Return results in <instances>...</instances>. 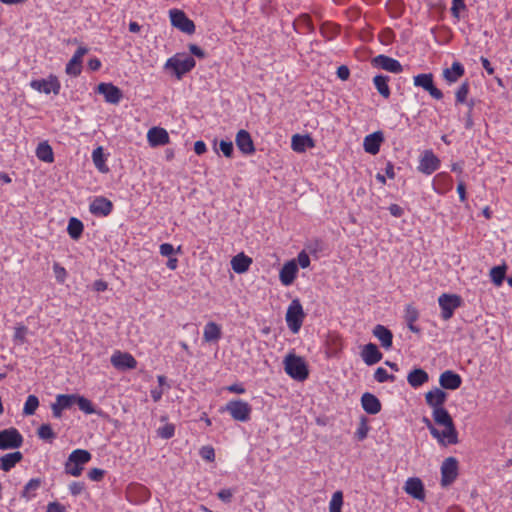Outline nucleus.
Returning <instances> with one entry per match:
<instances>
[{
    "label": "nucleus",
    "mask_w": 512,
    "mask_h": 512,
    "mask_svg": "<svg viewBox=\"0 0 512 512\" xmlns=\"http://www.w3.org/2000/svg\"><path fill=\"white\" fill-rule=\"evenodd\" d=\"M432 417L435 424L443 427V430L440 431L428 418L423 419L433 438L442 446L456 444L458 442V433L449 412L444 407L438 408L432 410Z\"/></svg>",
    "instance_id": "obj_1"
},
{
    "label": "nucleus",
    "mask_w": 512,
    "mask_h": 512,
    "mask_svg": "<svg viewBox=\"0 0 512 512\" xmlns=\"http://www.w3.org/2000/svg\"><path fill=\"white\" fill-rule=\"evenodd\" d=\"M196 66V61L192 55L187 53H176L168 58L164 64V70L181 80L184 75L192 71Z\"/></svg>",
    "instance_id": "obj_2"
},
{
    "label": "nucleus",
    "mask_w": 512,
    "mask_h": 512,
    "mask_svg": "<svg viewBox=\"0 0 512 512\" xmlns=\"http://www.w3.org/2000/svg\"><path fill=\"white\" fill-rule=\"evenodd\" d=\"M91 458V453L87 450H73L64 464L65 473L73 477H79L84 470V466L91 460Z\"/></svg>",
    "instance_id": "obj_3"
},
{
    "label": "nucleus",
    "mask_w": 512,
    "mask_h": 512,
    "mask_svg": "<svg viewBox=\"0 0 512 512\" xmlns=\"http://www.w3.org/2000/svg\"><path fill=\"white\" fill-rule=\"evenodd\" d=\"M283 364L286 374L294 380L304 381L308 378L307 365L300 356L290 353L284 358Z\"/></svg>",
    "instance_id": "obj_4"
},
{
    "label": "nucleus",
    "mask_w": 512,
    "mask_h": 512,
    "mask_svg": "<svg viewBox=\"0 0 512 512\" xmlns=\"http://www.w3.org/2000/svg\"><path fill=\"white\" fill-rule=\"evenodd\" d=\"M305 318V313L299 299H293L289 304L285 316L288 328L294 334L298 333Z\"/></svg>",
    "instance_id": "obj_5"
},
{
    "label": "nucleus",
    "mask_w": 512,
    "mask_h": 512,
    "mask_svg": "<svg viewBox=\"0 0 512 512\" xmlns=\"http://www.w3.org/2000/svg\"><path fill=\"white\" fill-rule=\"evenodd\" d=\"M221 411L228 412L235 421L247 422L251 418L252 407L241 399L230 400Z\"/></svg>",
    "instance_id": "obj_6"
},
{
    "label": "nucleus",
    "mask_w": 512,
    "mask_h": 512,
    "mask_svg": "<svg viewBox=\"0 0 512 512\" xmlns=\"http://www.w3.org/2000/svg\"><path fill=\"white\" fill-rule=\"evenodd\" d=\"M30 87L39 93L58 95L61 83L57 76L50 74L47 78L33 79L30 82Z\"/></svg>",
    "instance_id": "obj_7"
},
{
    "label": "nucleus",
    "mask_w": 512,
    "mask_h": 512,
    "mask_svg": "<svg viewBox=\"0 0 512 512\" xmlns=\"http://www.w3.org/2000/svg\"><path fill=\"white\" fill-rule=\"evenodd\" d=\"M438 304L441 309V318L449 320L452 318L454 311L462 304V298L456 294L444 293L439 296Z\"/></svg>",
    "instance_id": "obj_8"
},
{
    "label": "nucleus",
    "mask_w": 512,
    "mask_h": 512,
    "mask_svg": "<svg viewBox=\"0 0 512 512\" xmlns=\"http://www.w3.org/2000/svg\"><path fill=\"white\" fill-rule=\"evenodd\" d=\"M413 83L416 87H421L427 91L430 96L436 100L443 98V93L434 85L433 75L431 73H422L413 77Z\"/></svg>",
    "instance_id": "obj_9"
},
{
    "label": "nucleus",
    "mask_w": 512,
    "mask_h": 512,
    "mask_svg": "<svg viewBox=\"0 0 512 512\" xmlns=\"http://www.w3.org/2000/svg\"><path fill=\"white\" fill-rule=\"evenodd\" d=\"M440 165L441 161L434 152L432 150H425L419 158L417 169L425 175H431L440 168Z\"/></svg>",
    "instance_id": "obj_10"
},
{
    "label": "nucleus",
    "mask_w": 512,
    "mask_h": 512,
    "mask_svg": "<svg viewBox=\"0 0 512 512\" xmlns=\"http://www.w3.org/2000/svg\"><path fill=\"white\" fill-rule=\"evenodd\" d=\"M23 443V437L16 428H9L0 431V449L19 448Z\"/></svg>",
    "instance_id": "obj_11"
},
{
    "label": "nucleus",
    "mask_w": 512,
    "mask_h": 512,
    "mask_svg": "<svg viewBox=\"0 0 512 512\" xmlns=\"http://www.w3.org/2000/svg\"><path fill=\"white\" fill-rule=\"evenodd\" d=\"M458 476V462L454 457L446 458L441 465V485L452 484Z\"/></svg>",
    "instance_id": "obj_12"
},
{
    "label": "nucleus",
    "mask_w": 512,
    "mask_h": 512,
    "mask_svg": "<svg viewBox=\"0 0 512 512\" xmlns=\"http://www.w3.org/2000/svg\"><path fill=\"white\" fill-rule=\"evenodd\" d=\"M169 14L171 24L174 27L187 34H192L195 32L194 22L190 20L183 11L172 9L170 10Z\"/></svg>",
    "instance_id": "obj_13"
},
{
    "label": "nucleus",
    "mask_w": 512,
    "mask_h": 512,
    "mask_svg": "<svg viewBox=\"0 0 512 512\" xmlns=\"http://www.w3.org/2000/svg\"><path fill=\"white\" fill-rule=\"evenodd\" d=\"M372 65L376 68L395 74L401 73L403 70L401 63L398 60L383 54L374 57L372 59Z\"/></svg>",
    "instance_id": "obj_14"
},
{
    "label": "nucleus",
    "mask_w": 512,
    "mask_h": 512,
    "mask_svg": "<svg viewBox=\"0 0 512 512\" xmlns=\"http://www.w3.org/2000/svg\"><path fill=\"white\" fill-rule=\"evenodd\" d=\"M95 91L104 96L107 103L117 104L122 98V92L112 83H100Z\"/></svg>",
    "instance_id": "obj_15"
},
{
    "label": "nucleus",
    "mask_w": 512,
    "mask_h": 512,
    "mask_svg": "<svg viewBox=\"0 0 512 512\" xmlns=\"http://www.w3.org/2000/svg\"><path fill=\"white\" fill-rule=\"evenodd\" d=\"M147 141L150 147L155 148L169 143L168 132L161 127H152L147 132Z\"/></svg>",
    "instance_id": "obj_16"
},
{
    "label": "nucleus",
    "mask_w": 512,
    "mask_h": 512,
    "mask_svg": "<svg viewBox=\"0 0 512 512\" xmlns=\"http://www.w3.org/2000/svg\"><path fill=\"white\" fill-rule=\"evenodd\" d=\"M433 190L439 195H445L453 188L452 177L446 172L436 174L432 181Z\"/></svg>",
    "instance_id": "obj_17"
},
{
    "label": "nucleus",
    "mask_w": 512,
    "mask_h": 512,
    "mask_svg": "<svg viewBox=\"0 0 512 512\" xmlns=\"http://www.w3.org/2000/svg\"><path fill=\"white\" fill-rule=\"evenodd\" d=\"M298 274V265L295 259L286 262L280 270L279 279L284 286L293 284Z\"/></svg>",
    "instance_id": "obj_18"
},
{
    "label": "nucleus",
    "mask_w": 512,
    "mask_h": 512,
    "mask_svg": "<svg viewBox=\"0 0 512 512\" xmlns=\"http://www.w3.org/2000/svg\"><path fill=\"white\" fill-rule=\"evenodd\" d=\"M113 204L105 197L98 196L90 203L89 210L95 216L105 217L112 211Z\"/></svg>",
    "instance_id": "obj_19"
},
{
    "label": "nucleus",
    "mask_w": 512,
    "mask_h": 512,
    "mask_svg": "<svg viewBox=\"0 0 512 512\" xmlns=\"http://www.w3.org/2000/svg\"><path fill=\"white\" fill-rule=\"evenodd\" d=\"M88 52L86 47H79L66 65V73L70 76H78L82 71V58Z\"/></svg>",
    "instance_id": "obj_20"
},
{
    "label": "nucleus",
    "mask_w": 512,
    "mask_h": 512,
    "mask_svg": "<svg viewBox=\"0 0 512 512\" xmlns=\"http://www.w3.org/2000/svg\"><path fill=\"white\" fill-rule=\"evenodd\" d=\"M235 143L238 149L245 155H252L255 152V146L251 135L246 130H240L236 134Z\"/></svg>",
    "instance_id": "obj_21"
},
{
    "label": "nucleus",
    "mask_w": 512,
    "mask_h": 512,
    "mask_svg": "<svg viewBox=\"0 0 512 512\" xmlns=\"http://www.w3.org/2000/svg\"><path fill=\"white\" fill-rule=\"evenodd\" d=\"M446 400L447 393L440 388H434L425 394V401L432 410L444 407Z\"/></svg>",
    "instance_id": "obj_22"
},
{
    "label": "nucleus",
    "mask_w": 512,
    "mask_h": 512,
    "mask_svg": "<svg viewBox=\"0 0 512 512\" xmlns=\"http://www.w3.org/2000/svg\"><path fill=\"white\" fill-rule=\"evenodd\" d=\"M439 384L444 389L456 390L461 386L462 378L459 374L446 370L440 374Z\"/></svg>",
    "instance_id": "obj_23"
},
{
    "label": "nucleus",
    "mask_w": 512,
    "mask_h": 512,
    "mask_svg": "<svg viewBox=\"0 0 512 512\" xmlns=\"http://www.w3.org/2000/svg\"><path fill=\"white\" fill-rule=\"evenodd\" d=\"M405 492L417 500L425 499L424 485L417 477L408 478L404 485Z\"/></svg>",
    "instance_id": "obj_24"
},
{
    "label": "nucleus",
    "mask_w": 512,
    "mask_h": 512,
    "mask_svg": "<svg viewBox=\"0 0 512 512\" xmlns=\"http://www.w3.org/2000/svg\"><path fill=\"white\" fill-rule=\"evenodd\" d=\"M361 357L366 365L372 366L378 363L382 359L383 355L376 344L368 343L362 348Z\"/></svg>",
    "instance_id": "obj_25"
},
{
    "label": "nucleus",
    "mask_w": 512,
    "mask_h": 512,
    "mask_svg": "<svg viewBox=\"0 0 512 512\" xmlns=\"http://www.w3.org/2000/svg\"><path fill=\"white\" fill-rule=\"evenodd\" d=\"M384 137L381 131L374 132L372 134L367 135L363 141V148L365 152L375 155L379 152L381 143L383 142Z\"/></svg>",
    "instance_id": "obj_26"
},
{
    "label": "nucleus",
    "mask_w": 512,
    "mask_h": 512,
    "mask_svg": "<svg viewBox=\"0 0 512 512\" xmlns=\"http://www.w3.org/2000/svg\"><path fill=\"white\" fill-rule=\"evenodd\" d=\"M373 336L378 339L381 346L385 350H389L393 344V334L392 332L385 326L378 324L373 328Z\"/></svg>",
    "instance_id": "obj_27"
},
{
    "label": "nucleus",
    "mask_w": 512,
    "mask_h": 512,
    "mask_svg": "<svg viewBox=\"0 0 512 512\" xmlns=\"http://www.w3.org/2000/svg\"><path fill=\"white\" fill-rule=\"evenodd\" d=\"M361 405L363 410L371 415H375L381 411L380 400L371 393H364L361 397Z\"/></svg>",
    "instance_id": "obj_28"
},
{
    "label": "nucleus",
    "mask_w": 512,
    "mask_h": 512,
    "mask_svg": "<svg viewBox=\"0 0 512 512\" xmlns=\"http://www.w3.org/2000/svg\"><path fill=\"white\" fill-rule=\"evenodd\" d=\"M465 73L464 66L455 61L452 63L450 68H446L443 70V78L448 84H452L457 82Z\"/></svg>",
    "instance_id": "obj_29"
},
{
    "label": "nucleus",
    "mask_w": 512,
    "mask_h": 512,
    "mask_svg": "<svg viewBox=\"0 0 512 512\" xmlns=\"http://www.w3.org/2000/svg\"><path fill=\"white\" fill-rule=\"evenodd\" d=\"M314 142L309 135L295 134L291 139V148L297 153H303L307 148H313Z\"/></svg>",
    "instance_id": "obj_30"
},
{
    "label": "nucleus",
    "mask_w": 512,
    "mask_h": 512,
    "mask_svg": "<svg viewBox=\"0 0 512 512\" xmlns=\"http://www.w3.org/2000/svg\"><path fill=\"white\" fill-rule=\"evenodd\" d=\"M429 380L428 373L421 369V368H415L411 370L407 375V382L408 384L417 389L427 383Z\"/></svg>",
    "instance_id": "obj_31"
},
{
    "label": "nucleus",
    "mask_w": 512,
    "mask_h": 512,
    "mask_svg": "<svg viewBox=\"0 0 512 512\" xmlns=\"http://www.w3.org/2000/svg\"><path fill=\"white\" fill-rule=\"evenodd\" d=\"M42 482L43 481L40 478L30 479L25 484V486L23 487V490L21 491V494H20L21 498H23L27 502L34 499L38 494V490L40 489Z\"/></svg>",
    "instance_id": "obj_32"
},
{
    "label": "nucleus",
    "mask_w": 512,
    "mask_h": 512,
    "mask_svg": "<svg viewBox=\"0 0 512 512\" xmlns=\"http://www.w3.org/2000/svg\"><path fill=\"white\" fill-rule=\"evenodd\" d=\"M22 458L23 455L19 451L7 453L0 457V469L4 472H8L14 468L16 464L22 460Z\"/></svg>",
    "instance_id": "obj_33"
},
{
    "label": "nucleus",
    "mask_w": 512,
    "mask_h": 512,
    "mask_svg": "<svg viewBox=\"0 0 512 512\" xmlns=\"http://www.w3.org/2000/svg\"><path fill=\"white\" fill-rule=\"evenodd\" d=\"M221 335V327L217 323L211 321L204 326L203 339L205 342H217L220 340Z\"/></svg>",
    "instance_id": "obj_34"
},
{
    "label": "nucleus",
    "mask_w": 512,
    "mask_h": 512,
    "mask_svg": "<svg viewBox=\"0 0 512 512\" xmlns=\"http://www.w3.org/2000/svg\"><path fill=\"white\" fill-rule=\"evenodd\" d=\"M389 81L390 77L382 74L376 75L373 78V84L375 88L377 89L379 94L385 99H388L391 95L390 87L388 85Z\"/></svg>",
    "instance_id": "obj_35"
},
{
    "label": "nucleus",
    "mask_w": 512,
    "mask_h": 512,
    "mask_svg": "<svg viewBox=\"0 0 512 512\" xmlns=\"http://www.w3.org/2000/svg\"><path fill=\"white\" fill-rule=\"evenodd\" d=\"M251 263V258L240 253L232 258L231 267L236 273H244L249 269Z\"/></svg>",
    "instance_id": "obj_36"
},
{
    "label": "nucleus",
    "mask_w": 512,
    "mask_h": 512,
    "mask_svg": "<svg viewBox=\"0 0 512 512\" xmlns=\"http://www.w3.org/2000/svg\"><path fill=\"white\" fill-rule=\"evenodd\" d=\"M405 321L407 323L408 329L414 333H419L420 328L415 325L416 321L419 318V312L417 308L412 305H407L405 308Z\"/></svg>",
    "instance_id": "obj_37"
},
{
    "label": "nucleus",
    "mask_w": 512,
    "mask_h": 512,
    "mask_svg": "<svg viewBox=\"0 0 512 512\" xmlns=\"http://www.w3.org/2000/svg\"><path fill=\"white\" fill-rule=\"evenodd\" d=\"M36 156L45 163H52L54 161L53 150L47 142H42L37 146Z\"/></svg>",
    "instance_id": "obj_38"
},
{
    "label": "nucleus",
    "mask_w": 512,
    "mask_h": 512,
    "mask_svg": "<svg viewBox=\"0 0 512 512\" xmlns=\"http://www.w3.org/2000/svg\"><path fill=\"white\" fill-rule=\"evenodd\" d=\"M506 271H507V265L506 264H502V265H499V266H494L490 270V278H491V281L493 282V284L495 286L500 287L503 284V281H504L505 276H506Z\"/></svg>",
    "instance_id": "obj_39"
},
{
    "label": "nucleus",
    "mask_w": 512,
    "mask_h": 512,
    "mask_svg": "<svg viewBox=\"0 0 512 512\" xmlns=\"http://www.w3.org/2000/svg\"><path fill=\"white\" fill-rule=\"evenodd\" d=\"M157 380H158V384H159L158 387H155V388L151 389V391H150V395L154 402L160 401L165 389L170 388V385L167 383V379L165 376L159 375L157 377Z\"/></svg>",
    "instance_id": "obj_40"
},
{
    "label": "nucleus",
    "mask_w": 512,
    "mask_h": 512,
    "mask_svg": "<svg viewBox=\"0 0 512 512\" xmlns=\"http://www.w3.org/2000/svg\"><path fill=\"white\" fill-rule=\"evenodd\" d=\"M83 223L77 218H71L68 222L67 232L69 236L77 240L83 233Z\"/></svg>",
    "instance_id": "obj_41"
},
{
    "label": "nucleus",
    "mask_w": 512,
    "mask_h": 512,
    "mask_svg": "<svg viewBox=\"0 0 512 512\" xmlns=\"http://www.w3.org/2000/svg\"><path fill=\"white\" fill-rule=\"evenodd\" d=\"M161 421H166V417H162ZM156 434L161 439H171L175 435V425L169 422H165L163 425L157 428Z\"/></svg>",
    "instance_id": "obj_42"
},
{
    "label": "nucleus",
    "mask_w": 512,
    "mask_h": 512,
    "mask_svg": "<svg viewBox=\"0 0 512 512\" xmlns=\"http://www.w3.org/2000/svg\"><path fill=\"white\" fill-rule=\"evenodd\" d=\"M39 407V399L35 395H29L24 403L22 414L24 416L34 415Z\"/></svg>",
    "instance_id": "obj_43"
},
{
    "label": "nucleus",
    "mask_w": 512,
    "mask_h": 512,
    "mask_svg": "<svg viewBox=\"0 0 512 512\" xmlns=\"http://www.w3.org/2000/svg\"><path fill=\"white\" fill-rule=\"evenodd\" d=\"M92 160H93L94 165L100 172L108 171V168L105 164V158H104V153H103L102 147H97L96 149L93 150Z\"/></svg>",
    "instance_id": "obj_44"
},
{
    "label": "nucleus",
    "mask_w": 512,
    "mask_h": 512,
    "mask_svg": "<svg viewBox=\"0 0 512 512\" xmlns=\"http://www.w3.org/2000/svg\"><path fill=\"white\" fill-rule=\"evenodd\" d=\"M75 404L78 405L79 409L83 411L85 414H95L97 411L93 405V403L85 398L84 396L75 395Z\"/></svg>",
    "instance_id": "obj_45"
},
{
    "label": "nucleus",
    "mask_w": 512,
    "mask_h": 512,
    "mask_svg": "<svg viewBox=\"0 0 512 512\" xmlns=\"http://www.w3.org/2000/svg\"><path fill=\"white\" fill-rule=\"evenodd\" d=\"M111 363L117 369L126 370L128 368V353L116 351L111 357Z\"/></svg>",
    "instance_id": "obj_46"
},
{
    "label": "nucleus",
    "mask_w": 512,
    "mask_h": 512,
    "mask_svg": "<svg viewBox=\"0 0 512 512\" xmlns=\"http://www.w3.org/2000/svg\"><path fill=\"white\" fill-rule=\"evenodd\" d=\"M343 506V493L342 491H336L332 494L329 502V512H342Z\"/></svg>",
    "instance_id": "obj_47"
},
{
    "label": "nucleus",
    "mask_w": 512,
    "mask_h": 512,
    "mask_svg": "<svg viewBox=\"0 0 512 512\" xmlns=\"http://www.w3.org/2000/svg\"><path fill=\"white\" fill-rule=\"evenodd\" d=\"M37 435L40 439L50 443L56 438V433L50 424H42L37 430Z\"/></svg>",
    "instance_id": "obj_48"
},
{
    "label": "nucleus",
    "mask_w": 512,
    "mask_h": 512,
    "mask_svg": "<svg viewBox=\"0 0 512 512\" xmlns=\"http://www.w3.org/2000/svg\"><path fill=\"white\" fill-rule=\"evenodd\" d=\"M76 394H59L56 396L57 405L63 410L70 409L75 404Z\"/></svg>",
    "instance_id": "obj_49"
},
{
    "label": "nucleus",
    "mask_w": 512,
    "mask_h": 512,
    "mask_svg": "<svg viewBox=\"0 0 512 512\" xmlns=\"http://www.w3.org/2000/svg\"><path fill=\"white\" fill-rule=\"evenodd\" d=\"M469 91H470L469 83L467 81L463 82L455 92L456 104L466 103Z\"/></svg>",
    "instance_id": "obj_50"
},
{
    "label": "nucleus",
    "mask_w": 512,
    "mask_h": 512,
    "mask_svg": "<svg viewBox=\"0 0 512 512\" xmlns=\"http://www.w3.org/2000/svg\"><path fill=\"white\" fill-rule=\"evenodd\" d=\"M27 333H28V328L26 326H24V325L16 326L15 331H14V336H13L14 342L19 345L24 344L26 342Z\"/></svg>",
    "instance_id": "obj_51"
},
{
    "label": "nucleus",
    "mask_w": 512,
    "mask_h": 512,
    "mask_svg": "<svg viewBox=\"0 0 512 512\" xmlns=\"http://www.w3.org/2000/svg\"><path fill=\"white\" fill-rule=\"evenodd\" d=\"M374 379L378 383H384L388 381H394L395 377L392 374H389L386 369L378 367L374 373Z\"/></svg>",
    "instance_id": "obj_52"
},
{
    "label": "nucleus",
    "mask_w": 512,
    "mask_h": 512,
    "mask_svg": "<svg viewBox=\"0 0 512 512\" xmlns=\"http://www.w3.org/2000/svg\"><path fill=\"white\" fill-rule=\"evenodd\" d=\"M465 0H452V6L450 8L452 16L456 19H460V12L465 10Z\"/></svg>",
    "instance_id": "obj_53"
},
{
    "label": "nucleus",
    "mask_w": 512,
    "mask_h": 512,
    "mask_svg": "<svg viewBox=\"0 0 512 512\" xmlns=\"http://www.w3.org/2000/svg\"><path fill=\"white\" fill-rule=\"evenodd\" d=\"M219 149L221 150L225 157H232L234 148L233 143L231 141L221 140L219 143Z\"/></svg>",
    "instance_id": "obj_54"
},
{
    "label": "nucleus",
    "mask_w": 512,
    "mask_h": 512,
    "mask_svg": "<svg viewBox=\"0 0 512 512\" xmlns=\"http://www.w3.org/2000/svg\"><path fill=\"white\" fill-rule=\"evenodd\" d=\"M235 492H236V489H230V488L222 489L217 493V496L221 501H223L225 503H229V502H231V499Z\"/></svg>",
    "instance_id": "obj_55"
},
{
    "label": "nucleus",
    "mask_w": 512,
    "mask_h": 512,
    "mask_svg": "<svg viewBox=\"0 0 512 512\" xmlns=\"http://www.w3.org/2000/svg\"><path fill=\"white\" fill-rule=\"evenodd\" d=\"M104 474L105 471L103 469L93 468L88 472L87 476L90 480L99 482L103 479Z\"/></svg>",
    "instance_id": "obj_56"
},
{
    "label": "nucleus",
    "mask_w": 512,
    "mask_h": 512,
    "mask_svg": "<svg viewBox=\"0 0 512 512\" xmlns=\"http://www.w3.org/2000/svg\"><path fill=\"white\" fill-rule=\"evenodd\" d=\"M368 432H369V427L366 424V422L363 421L358 426V428L355 432V436L357 437L358 440L362 441L367 437Z\"/></svg>",
    "instance_id": "obj_57"
},
{
    "label": "nucleus",
    "mask_w": 512,
    "mask_h": 512,
    "mask_svg": "<svg viewBox=\"0 0 512 512\" xmlns=\"http://www.w3.org/2000/svg\"><path fill=\"white\" fill-rule=\"evenodd\" d=\"M296 262L301 268H307L310 265V257L305 251H301L297 256Z\"/></svg>",
    "instance_id": "obj_58"
},
{
    "label": "nucleus",
    "mask_w": 512,
    "mask_h": 512,
    "mask_svg": "<svg viewBox=\"0 0 512 512\" xmlns=\"http://www.w3.org/2000/svg\"><path fill=\"white\" fill-rule=\"evenodd\" d=\"M53 270L58 282L63 283L66 278V270L64 267L60 266L58 263H54Z\"/></svg>",
    "instance_id": "obj_59"
},
{
    "label": "nucleus",
    "mask_w": 512,
    "mask_h": 512,
    "mask_svg": "<svg viewBox=\"0 0 512 512\" xmlns=\"http://www.w3.org/2000/svg\"><path fill=\"white\" fill-rule=\"evenodd\" d=\"M200 455L203 459L207 461H213L215 458L214 449L210 446H204L200 450Z\"/></svg>",
    "instance_id": "obj_60"
},
{
    "label": "nucleus",
    "mask_w": 512,
    "mask_h": 512,
    "mask_svg": "<svg viewBox=\"0 0 512 512\" xmlns=\"http://www.w3.org/2000/svg\"><path fill=\"white\" fill-rule=\"evenodd\" d=\"M468 107H469V111L467 112V114L465 115V128L466 129H471L474 125V122H473V118H472V109H473V106H474V102L473 101H470L469 103H467Z\"/></svg>",
    "instance_id": "obj_61"
},
{
    "label": "nucleus",
    "mask_w": 512,
    "mask_h": 512,
    "mask_svg": "<svg viewBox=\"0 0 512 512\" xmlns=\"http://www.w3.org/2000/svg\"><path fill=\"white\" fill-rule=\"evenodd\" d=\"M160 254L165 257H170L172 254H174L175 249L172 244L170 243H163L159 247Z\"/></svg>",
    "instance_id": "obj_62"
},
{
    "label": "nucleus",
    "mask_w": 512,
    "mask_h": 512,
    "mask_svg": "<svg viewBox=\"0 0 512 512\" xmlns=\"http://www.w3.org/2000/svg\"><path fill=\"white\" fill-rule=\"evenodd\" d=\"M85 486L82 482H72L69 485V491L72 495L77 496L81 494L84 490Z\"/></svg>",
    "instance_id": "obj_63"
},
{
    "label": "nucleus",
    "mask_w": 512,
    "mask_h": 512,
    "mask_svg": "<svg viewBox=\"0 0 512 512\" xmlns=\"http://www.w3.org/2000/svg\"><path fill=\"white\" fill-rule=\"evenodd\" d=\"M46 512H65V507L59 502H50Z\"/></svg>",
    "instance_id": "obj_64"
}]
</instances>
